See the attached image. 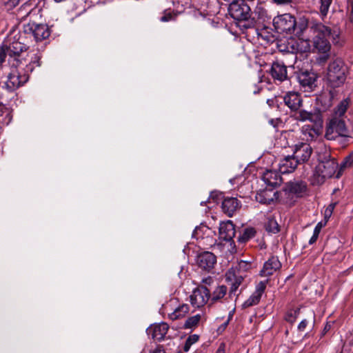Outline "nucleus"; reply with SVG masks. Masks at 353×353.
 <instances>
[{
    "instance_id": "nucleus-51",
    "label": "nucleus",
    "mask_w": 353,
    "mask_h": 353,
    "mask_svg": "<svg viewBox=\"0 0 353 353\" xmlns=\"http://www.w3.org/2000/svg\"><path fill=\"white\" fill-rule=\"evenodd\" d=\"M202 282L206 285H210L211 283L212 282V279L210 276H208L205 279H203L202 280Z\"/></svg>"
},
{
    "instance_id": "nucleus-8",
    "label": "nucleus",
    "mask_w": 353,
    "mask_h": 353,
    "mask_svg": "<svg viewBox=\"0 0 353 353\" xmlns=\"http://www.w3.org/2000/svg\"><path fill=\"white\" fill-rule=\"evenodd\" d=\"M11 72L8 75V79L5 82L3 88L12 92L26 83L29 79L28 74L24 71H20L19 67H11Z\"/></svg>"
},
{
    "instance_id": "nucleus-49",
    "label": "nucleus",
    "mask_w": 353,
    "mask_h": 353,
    "mask_svg": "<svg viewBox=\"0 0 353 353\" xmlns=\"http://www.w3.org/2000/svg\"><path fill=\"white\" fill-rule=\"evenodd\" d=\"M274 3L281 5V4H286L291 2L292 0H272Z\"/></svg>"
},
{
    "instance_id": "nucleus-48",
    "label": "nucleus",
    "mask_w": 353,
    "mask_h": 353,
    "mask_svg": "<svg viewBox=\"0 0 353 353\" xmlns=\"http://www.w3.org/2000/svg\"><path fill=\"white\" fill-rule=\"evenodd\" d=\"M319 237V235L318 234H316L315 233L313 232V235L312 236V237L310 238V239L309 240V243L310 245L313 244L314 243H315Z\"/></svg>"
},
{
    "instance_id": "nucleus-50",
    "label": "nucleus",
    "mask_w": 353,
    "mask_h": 353,
    "mask_svg": "<svg viewBox=\"0 0 353 353\" xmlns=\"http://www.w3.org/2000/svg\"><path fill=\"white\" fill-rule=\"evenodd\" d=\"M203 226H197L193 232V236H196L199 235L200 231Z\"/></svg>"
},
{
    "instance_id": "nucleus-2",
    "label": "nucleus",
    "mask_w": 353,
    "mask_h": 353,
    "mask_svg": "<svg viewBox=\"0 0 353 353\" xmlns=\"http://www.w3.org/2000/svg\"><path fill=\"white\" fill-rule=\"evenodd\" d=\"M21 39L20 36L16 39L15 36L12 42L8 45L4 44L0 48V67L6 62L7 57L8 62L11 67L18 68L23 65L26 59L23 57V53L27 50L28 47L21 41Z\"/></svg>"
},
{
    "instance_id": "nucleus-54",
    "label": "nucleus",
    "mask_w": 353,
    "mask_h": 353,
    "mask_svg": "<svg viewBox=\"0 0 353 353\" xmlns=\"http://www.w3.org/2000/svg\"><path fill=\"white\" fill-rule=\"evenodd\" d=\"M215 196L216 197L218 196V194L215 193V192H212L211 194H210V198L214 199Z\"/></svg>"
},
{
    "instance_id": "nucleus-22",
    "label": "nucleus",
    "mask_w": 353,
    "mask_h": 353,
    "mask_svg": "<svg viewBox=\"0 0 353 353\" xmlns=\"http://www.w3.org/2000/svg\"><path fill=\"white\" fill-rule=\"evenodd\" d=\"M270 74L272 78L279 81H283L287 79V67L281 61H274L272 63L270 68Z\"/></svg>"
},
{
    "instance_id": "nucleus-40",
    "label": "nucleus",
    "mask_w": 353,
    "mask_h": 353,
    "mask_svg": "<svg viewBox=\"0 0 353 353\" xmlns=\"http://www.w3.org/2000/svg\"><path fill=\"white\" fill-rule=\"evenodd\" d=\"M299 314V309L288 312V314L285 316L286 321H288L290 323H294Z\"/></svg>"
},
{
    "instance_id": "nucleus-15",
    "label": "nucleus",
    "mask_w": 353,
    "mask_h": 353,
    "mask_svg": "<svg viewBox=\"0 0 353 353\" xmlns=\"http://www.w3.org/2000/svg\"><path fill=\"white\" fill-rule=\"evenodd\" d=\"M312 152V147L305 143H301L294 146L293 157L301 164L309 160Z\"/></svg>"
},
{
    "instance_id": "nucleus-44",
    "label": "nucleus",
    "mask_w": 353,
    "mask_h": 353,
    "mask_svg": "<svg viewBox=\"0 0 353 353\" xmlns=\"http://www.w3.org/2000/svg\"><path fill=\"white\" fill-rule=\"evenodd\" d=\"M348 10L350 11L349 14V19L351 23H353V1H351L348 6Z\"/></svg>"
},
{
    "instance_id": "nucleus-42",
    "label": "nucleus",
    "mask_w": 353,
    "mask_h": 353,
    "mask_svg": "<svg viewBox=\"0 0 353 353\" xmlns=\"http://www.w3.org/2000/svg\"><path fill=\"white\" fill-rule=\"evenodd\" d=\"M278 48L281 52H292V46H285L284 44H279Z\"/></svg>"
},
{
    "instance_id": "nucleus-4",
    "label": "nucleus",
    "mask_w": 353,
    "mask_h": 353,
    "mask_svg": "<svg viewBox=\"0 0 353 353\" xmlns=\"http://www.w3.org/2000/svg\"><path fill=\"white\" fill-rule=\"evenodd\" d=\"M347 119L332 117L326 126L325 137L327 140H336L339 137L348 139L352 137L350 131L346 125Z\"/></svg>"
},
{
    "instance_id": "nucleus-25",
    "label": "nucleus",
    "mask_w": 353,
    "mask_h": 353,
    "mask_svg": "<svg viewBox=\"0 0 353 353\" xmlns=\"http://www.w3.org/2000/svg\"><path fill=\"white\" fill-rule=\"evenodd\" d=\"M278 192L273 190L271 188H266L265 190H260L256 194V200L262 204H270L274 199H277Z\"/></svg>"
},
{
    "instance_id": "nucleus-10",
    "label": "nucleus",
    "mask_w": 353,
    "mask_h": 353,
    "mask_svg": "<svg viewBox=\"0 0 353 353\" xmlns=\"http://www.w3.org/2000/svg\"><path fill=\"white\" fill-rule=\"evenodd\" d=\"M23 32L26 34L32 37L36 41H41L47 39L50 34L47 25L34 23L25 25Z\"/></svg>"
},
{
    "instance_id": "nucleus-45",
    "label": "nucleus",
    "mask_w": 353,
    "mask_h": 353,
    "mask_svg": "<svg viewBox=\"0 0 353 353\" xmlns=\"http://www.w3.org/2000/svg\"><path fill=\"white\" fill-rule=\"evenodd\" d=\"M150 353H165V350L161 345H157L153 350H151Z\"/></svg>"
},
{
    "instance_id": "nucleus-41",
    "label": "nucleus",
    "mask_w": 353,
    "mask_h": 353,
    "mask_svg": "<svg viewBox=\"0 0 353 353\" xmlns=\"http://www.w3.org/2000/svg\"><path fill=\"white\" fill-rule=\"evenodd\" d=\"M336 203H330L325 210L324 217L325 219V223L327 221L328 219L332 216L333 210L336 206Z\"/></svg>"
},
{
    "instance_id": "nucleus-29",
    "label": "nucleus",
    "mask_w": 353,
    "mask_h": 353,
    "mask_svg": "<svg viewBox=\"0 0 353 353\" xmlns=\"http://www.w3.org/2000/svg\"><path fill=\"white\" fill-rule=\"evenodd\" d=\"M301 132L304 139L307 141H313L319 135V129L310 125H304L301 128Z\"/></svg>"
},
{
    "instance_id": "nucleus-23",
    "label": "nucleus",
    "mask_w": 353,
    "mask_h": 353,
    "mask_svg": "<svg viewBox=\"0 0 353 353\" xmlns=\"http://www.w3.org/2000/svg\"><path fill=\"white\" fill-rule=\"evenodd\" d=\"M235 228L232 221L221 222L219 225L220 238L225 241H231L235 236Z\"/></svg>"
},
{
    "instance_id": "nucleus-43",
    "label": "nucleus",
    "mask_w": 353,
    "mask_h": 353,
    "mask_svg": "<svg viewBox=\"0 0 353 353\" xmlns=\"http://www.w3.org/2000/svg\"><path fill=\"white\" fill-rule=\"evenodd\" d=\"M307 325V321L306 319H303L300 322L298 325V330L301 332L303 331L306 326Z\"/></svg>"
},
{
    "instance_id": "nucleus-56",
    "label": "nucleus",
    "mask_w": 353,
    "mask_h": 353,
    "mask_svg": "<svg viewBox=\"0 0 353 353\" xmlns=\"http://www.w3.org/2000/svg\"><path fill=\"white\" fill-rule=\"evenodd\" d=\"M3 108H4V107L2 105V103L0 102V109L1 110Z\"/></svg>"
},
{
    "instance_id": "nucleus-5",
    "label": "nucleus",
    "mask_w": 353,
    "mask_h": 353,
    "mask_svg": "<svg viewBox=\"0 0 353 353\" xmlns=\"http://www.w3.org/2000/svg\"><path fill=\"white\" fill-rule=\"evenodd\" d=\"M251 8L249 5L244 2H232L230 4L228 12L230 16L236 21H239L241 27L251 28L254 26L252 21H249L251 17Z\"/></svg>"
},
{
    "instance_id": "nucleus-3",
    "label": "nucleus",
    "mask_w": 353,
    "mask_h": 353,
    "mask_svg": "<svg viewBox=\"0 0 353 353\" xmlns=\"http://www.w3.org/2000/svg\"><path fill=\"white\" fill-rule=\"evenodd\" d=\"M318 165L316 167V174L321 180L333 176L339 168L335 159L331 157L330 150L323 147L317 150Z\"/></svg>"
},
{
    "instance_id": "nucleus-13",
    "label": "nucleus",
    "mask_w": 353,
    "mask_h": 353,
    "mask_svg": "<svg viewBox=\"0 0 353 353\" xmlns=\"http://www.w3.org/2000/svg\"><path fill=\"white\" fill-rule=\"evenodd\" d=\"M210 299V292L205 286H199L190 296V303L194 307L203 306Z\"/></svg>"
},
{
    "instance_id": "nucleus-31",
    "label": "nucleus",
    "mask_w": 353,
    "mask_h": 353,
    "mask_svg": "<svg viewBox=\"0 0 353 353\" xmlns=\"http://www.w3.org/2000/svg\"><path fill=\"white\" fill-rule=\"evenodd\" d=\"M333 97L334 94L332 92L330 91L328 93H323L319 98H317V101L322 105V111H325L332 106Z\"/></svg>"
},
{
    "instance_id": "nucleus-32",
    "label": "nucleus",
    "mask_w": 353,
    "mask_h": 353,
    "mask_svg": "<svg viewBox=\"0 0 353 353\" xmlns=\"http://www.w3.org/2000/svg\"><path fill=\"white\" fill-rule=\"evenodd\" d=\"M349 103L350 101L348 99H345L341 101L339 103V105L335 108L332 117H339L341 118L347 119V117L345 116V114L347 110Z\"/></svg>"
},
{
    "instance_id": "nucleus-9",
    "label": "nucleus",
    "mask_w": 353,
    "mask_h": 353,
    "mask_svg": "<svg viewBox=\"0 0 353 353\" xmlns=\"http://www.w3.org/2000/svg\"><path fill=\"white\" fill-rule=\"evenodd\" d=\"M273 25L278 33H292L296 27V19L290 14H283L273 19Z\"/></svg>"
},
{
    "instance_id": "nucleus-6",
    "label": "nucleus",
    "mask_w": 353,
    "mask_h": 353,
    "mask_svg": "<svg viewBox=\"0 0 353 353\" xmlns=\"http://www.w3.org/2000/svg\"><path fill=\"white\" fill-rule=\"evenodd\" d=\"M326 78L332 88L340 87L344 83L346 79V68L342 60L336 59L330 63Z\"/></svg>"
},
{
    "instance_id": "nucleus-37",
    "label": "nucleus",
    "mask_w": 353,
    "mask_h": 353,
    "mask_svg": "<svg viewBox=\"0 0 353 353\" xmlns=\"http://www.w3.org/2000/svg\"><path fill=\"white\" fill-rule=\"evenodd\" d=\"M332 0H320V13L322 18L327 16L330 5L332 4Z\"/></svg>"
},
{
    "instance_id": "nucleus-11",
    "label": "nucleus",
    "mask_w": 353,
    "mask_h": 353,
    "mask_svg": "<svg viewBox=\"0 0 353 353\" xmlns=\"http://www.w3.org/2000/svg\"><path fill=\"white\" fill-rule=\"evenodd\" d=\"M296 79L305 91L312 90L317 85L318 75L313 71L301 70L297 73Z\"/></svg>"
},
{
    "instance_id": "nucleus-26",
    "label": "nucleus",
    "mask_w": 353,
    "mask_h": 353,
    "mask_svg": "<svg viewBox=\"0 0 353 353\" xmlns=\"http://www.w3.org/2000/svg\"><path fill=\"white\" fill-rule=\"evenodd\" d=\"M306 190V183L301 181H290L285 185V190L297 196H302Z\"/></svg>"
},
{
    "instance_id": "nucleus-18",
    "label": "nucleus",
    "mask_w": 353,
    "mask_h": 353,
    "mask_svg": "<svg viewBox=\"0 0 353 353\" xmlns=\"http://www.w3.org/2000/svg\"><path fill=\"white\" fill-rule=\"evenodd\" d=\"M281 268V263L276 256H272L266 261L260 271V276L268 277L273 275Z\"/></svg>"
},
{
    "instance_id": "nucleus-34",
    "label": "nucleus",
    "mask_w": 353,
    "mask_h": 353,
    "mask_svg": "<svg viewBox=\"0 0 353 353\" xmlns=\"http://www.w3.org/2000/svg\"><path fill=\"white\" fill-rule=\"evenodd\" d=\"M353 166V152L347 156L340 165L339 172L336 173V178H339L341 172L344 168Z\"/></svg>"
},
{
    "instance_id": "nucleus-27",
    "label": "nucleus",
    "mask_w": 353,
    "mask_h": 353,
    "mask_svg": "<svg viewBox=\"0 0 353 353\" xmlns=\"http://www.w3.org/2000/svg\"><path fill=\"white\" fill-rule=\"evenodd\" d=\"M226 279L231 282V287L229 292L230 297L236 295V291L243 281V276L239 274L228 272L226 274Z\"/></svg>"
},
{
    "instance_id": "nucleus-35",
    "label": "nucleus",
    "mask_w": 353,
    "mask_h": 353,
    "mask_svg": "<svg viewBox=\"0 0 353 353\" xmlns=\"http://www.w3.org/2000/svg\"><path fill=\"white\" fill-rule=\"evenodd\" d=\"M256 231L253 228H245L243 233L238 237V241L240 243H245L249 239L254 237Z\"/></svg>"
},
{
    "instance_id": "nucleus-21",
    "label": "nucleus",
    "mask_w": 353,
    "mask_h": 353,
    "mask_svg": "<svg viewBox=\"0 0 353 353\" xmlns=\"http://www.w3.org/2000/svg\"><path fill=\"white\" fill-rule=\"evenodd\" d=\"M299 163L293 155H288L281 159L278 164V169L281 174L291 173L295 170Z\"/></svg>"
},
{
    "instance_id": "nucleus-28",
    "label": "nucleus",
    "mask_w": 353,
    "mask_h": 353,
    "mask_svg": "<svg viewBox=\"0 0 353 353\" xmlns=\"http://www.w3.org/2000/svg\"><path fill=\"white\" fill-rule=\"evenodd\" d=\"M263 181L265 183L272 188L279 185L281 181V176L275 170H266L262 176Z\"/></svg>"
},
{
    "instance_id": "nucleus-19",
    "label": "nucleus",
    "mask_w": 353,
    "mask_h": 353,
    "mask_svg": "<svg viewBox=\"0 0 353 353\" xmlns=\"http://www.w3.org/2000/svg\"><path fill=\"white\" fill-rule=\"evenodd\" d=\"M169 329V326L165 323L154 324L150 326L146 332L149 336L157 341H161L164 339Z\"/></svg>"
},
{
    "instance_id": "nucleus-12",
    "label": "nucleus",
    "mask_w": 353,
    "mask_h": 353,
    "mask_svg": "<svg viewBox=\"0 0 353 353\" xmlns=\"http://www.w3.org/2000/svg\"><path fill=\"white\" fill-rule=\"evenodd\" d=\"M293 117L298 121H310L315 125H321L323 123L322 115L320 110H315L312 112H308L305 110L294 111Z\"/></svg>"
},
{
    "instance_id": "nucleus-47",
    "label": "nucleus",
    "mask_w": 353,
    "mask_h": 353,
    "mask_svg": "<svg viewBox=\"0 0 353 353\" xmlns=\"http://www.w3.org/2000/svg\"><path fill=\"white\" fill-rule=\"evenodd\" d=\"M172 16L170 13L165 14L163 17H161L160 21L162 22H167L171 20Z\"/></svg>"
},
{
    "instance_id": "nucleus-57",
    "label": "nucleus",
    "mask_w": 353,
    "mask_h": 353,
    "mask_svg": "<svg viewBox=\"0 0 353 353\" xmlns=\"http://www.w3.org/2000/svg\"><path fill=\"white\" fill-rule=\"evenodd\" d=\"M204 203H205V202H201V205H204Z\"/></svg>"
},
{
    "instance_id": "nucleus-17",
    "label": "nucleus",
    "mask_w": 353,
    "mask_h": 353,
    "mask_svg": "<svg viewBox=\"0 0 353 353\" xmlns=\"http://www.w3.org/2000/svg\"><path fill=\"white\" fill-rule=\"evenodd\" d=\"M268 280L260 281L256 286L255 291L243 303V308H247L257 305L265 292Z\"/></svg>"
},
{
    "instance_id": "nucleus-52",
    "label": "nucleus",
    "mask_w": 353,
    "mask_h": 353,
    "mask_svg": "<svg viewBox=\"0 0 353 353\" xmlns=\"http://www.w3.org/2000/svg\"><path fill=\"white\" fill-rule=\"evenodd\" d=\"M216 353H225V345L223 343L220 345Z\"/></svg>"
},
{
    "instance_id": "nucleus-39",
    "label": "nucleus",
    "mask_w": 353,
    "mask_h": 353,
    "mask_svg": "<svg viewBox=\"0 0 353 353\" xmlns=\"http://www.w3.org/2000/svg\"><path fill=\"white\" fill-rule=\"evenodd\" d=\"M265 228L267 231L274 234L279 231L278 223H276V221L273 219H270L268 221Z\"/></svg>"
},
{
    "instance_id": "nucleus-46",
    "label": "nucleus",
    "mask_w": 353,
    "mask_h": 353,
    "mask_svg": "<svg viewBox=\"0 0 353 353\" xmlns=\"http://www.w3.org/2000/svg\"><path fill=\"white\" fill-rule=\"evenodd\" d=\"M323 226V225L321 222L318 223L316 224V225L315 226L313 232L315 233L316 234L319 235V233H320Z\"/></svg>"
},
{
    "instance_id": "nucleus-30",
    "label": "nucleus",
    "mask_w": 353,
    "mask_h": 353,
    "mask_svg": "<svg viewBox=\"0 0 353 353\" xmlns=\"http://www.w3.org/2000/svg\"><path fill=\"white\" fill-rule=\"evenodd\" d=\"M190 307L188 304L183 303L180 305L175 308L172 312L168 314L169 318L172 320H176L183 318L187 313H188Z\"/></svg>"
},
{
    "instance_id": "nucleus-20",
    "label": "nucleus",
    "mask_w": 353,
    "mask_h": 353,
    "mask_svg": "<svg viewBox=\"0 0 353 353\" xmlns=\"http://www.w3.org/2000/svg\"><path fill=\"white\" fill-rule=\"evenodd\" d=\"M241 208V203L234 197H225L222 201L221 208L228 216H232Z\"/></svg>"
},
{
    "instance_id": "nucleus-1",
    "label": "nucleus",
    "mask_w": 353,
    "mask_h": 353,
    "mask_svg": "<svg viewBox=\"0 0 353 353\" xmlns=\"http://www.w3.org/2000/svg\"><path fill=\"white\" fill-rule=\"evenodd\" d=\"M310 30L312 34V44L314 49L319 52L326 54L324 59H327V52L331 48L329 41L330 39L334 45L342 46L343 39L341 37V30L338 28H331L321 22L312 21L310 23Z\"/></svg>"
},
{
    "instance_id": "nucleus-38",
    "label": "nucleus",
    "mask_w": 353,
    "mask_h": 353,
    "mask_svg": "<svg viewBox=\"0 0 353 353\" xmlns=\"http://www.w3.org/2000/svg\"><path fill=\"white\" fill-rule=\"evenodd\" d=\"M199 340V336L196 334L190 335L186 340L183 347L185 352H188L191 345L197 342Z\"/></svg>"
},
{
    "instance_id": "nucleus-36",
    "label": "nucleus",
    "mask_w": 353,
    "mask_h": 353,
    "mask_svg": "<svg viewBox=\"0 0 353 353\" xmlns=\"http://www.w3.org/2000/svg\"><path fill=\"white\" fill-rule=\"evenodd\" d=\"M201 319V314H198L193 316H191L186 320L184 327L185 328L194 327L197 326Z\"/></svg>"
},
{
    "instance_id": "nucleus-55",
    "label": "nucleus",
    "mask_w": 353,
    "mask_h": 353,
    "mask_svg": "<svg viewBox=\"0 0 353 353\" xmlns=\"http://www.w3.org/2000/svg\"><path fill=\"white\" fill-rule=\"evenodd\" d=\"M229 321H228H228H227L223 324V327H225L228 325V324Z\"/></svg>"
},
{
    "instance_id": "nucleus-53",
    "label": "nucleus",
    "mask_w": 353,
    "mask_h": 353,
    "mask_svg": "<svg viewBox=\"0 0 353 353\" xmlns=\"http://www.w3.org/2000/svg\"><path fill=\"white\" fill-rule=\"evenodd\" d=\"M234 312V309L230 312L229 315H228V321H230L232 319Z\"/></svg>"
},
{
    "instance_id": "nucleus-16",
    "label": "nucleus",
    "mask_w": 353,
    "mask_h": 353,
    "mask_svg": "<svg viewBox=\"0 0 353 353\" xmlns=\"http://www.w3.org/2000/svg\"><path fill=\"white\" fill-rule=\"evenodd\" d=\"M216 263V256L210 252H203L196 257L198 266L205 271H210Z\"/></svg>"
},
{
    "instance_id": "nucleus-33",
    "label": "nucleus",
    "mask_w": 353,
    "mask_h": 353,
    "mask_svg": "<svg viewBox=\"0 0 353 353\" xmlns=\"http://www.w3.org/2000/svg\"><path fill=\"white\" fill-rule=\"evenodd\" d=\"M227 290V287L225 285H220L216 287V288L212 292L210 300L212 303L221 300L225 296Z\"/></svg>"
},
{
    "instance_id": "nucleus-24",
    "label": "nucleus",
    "mask_w": 353,
    "mask_h": 353,
    "mask_svg": "<svg viewBox=\"0 0 353 353\" xmlns=\"http://www.w3.org/2000/svg\"><path fill=\"white\" fill-rule=\"evenodd\" d=\"M28 57H30L28 63H26L27 61L26 60V62H23V65H21L19 68H21L22 70L29 74L36 67L41 65L40 60L41 59V54L39 51H37L36 52L29 53Z\"/></svg>"
},
{
    "instance_id": "nucleus-14",
    "label": "nucleus",
    "mask_w": 353,
    "mask_h": 353,
    "mask_svg": "<svg viewBox=\"0 0 353 353\" xmlns=\"http://www.w3.org/2000/svg\"><path fill=\"white\" fill-rule=\"evenodd\" d=\"M284 104L292 112L299 110L303 105V99L301 94L298 92L289 91L283 96Z\"/></svg>"
},
{
    "instance_id": "nucleus-7",
    "label": "nucleus",
    "mask_w": 353,
    "mask_h": 353,
    "mask_svg": "<svg viewBox=\"0 0 353 353\" xmlns=\"http://www.w3.org/2000/svg\"><path fill=\"white\" fill-rule=\"evenodd\" d=\"M271 17L268 15L267 11L261 6H256L254 11L252 13L249 21H252L254 26L251 28H254L258 37H261L264 40L268 41V36L263 35V30L267 26L265 23L269 22Z\"/></svg>"
}]
</instances>
